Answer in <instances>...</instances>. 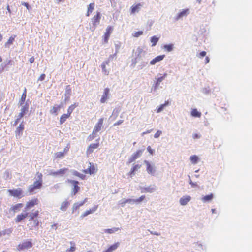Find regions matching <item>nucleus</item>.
<instances>
[{
	"instance_id": "nucleus-40",
	"label": "nucleus",
	"mask_w": 252,
	"mask_h": 252,
	"mask_svg": "<svg viewBox=\"0 0 252 252\" xmlns=\"http://www.w3.org/2000/svg\"><path fill=\"white\" fill-rule=\"evenodd\" d=\"M213 198V194L212 193H211L209 195H206L203 196L202 198V200L205 202L211 201Z\"/></svg>"
},
{
	"instance_id": "nucleus-34",
	"label": "nucleus",
	"mask_w": 252,
	"mask_h": 252,
	"mask_svg": "<svg viewBox=\"0 0 252 252\" xmlns=\"http://www.w3.org/2000/svg\"><path fill=\"white\" fill-rule=\"evenodd\" d=\"M69 204L70 203L67 201L62 202L61 205L60 209L63 211H65Z\"/></svg>"
},
{
	"instance_id": "nucleus-21",
	"label": "nucleus",
	"mask_w": 252,
	"mask_h": 252,
	"mask_svg": "<svg viewBox=\"0 0 252 252\" xmlns=\"http://www.w3.org/2000/svg\"><path fill=\"white\" fill-rule=\"evenodd\" d=\"M164 57H165V55L158 56L150 61V64L151 65H154L157 62L162 61L164 59Z\"/></svg>"
},
{
	"instance_id": "nucleus-25",
	"label": "nucleus",
	"mask_w": 252,
	"mask_h": 252,
	"mask_svg": "<svg viewBox=\"0 0 252 252\" xmlns=\"http://www.w3.org/2000/svg\"><path fill=\"white\" fill-rule=\"evenodd\" d=\"M23 205L22 203H18L16 204V205L12 206L10 208V210L12 212L15 213L21 210V209L23 207Z\"/></svg>"
},
{
	"instance_id": "nucleus-57",
	"label": "nucleus",
	"mask_w": 252,
	"mask_h": 252,
	"mask_svg": "<svg viewBox=\"0 0 252 252\" xmlns=\"http://www.w3.org/2000/svg\"><path fill=\"white\" fill-rule=\"evenodd\" d=\"M22 4L23 5H24L28 10H30L31 7L30 6H29V4L27 3V2H23L22 3Z\"/></svg>"
},
{
	"instance_id": "nucleus-61",
	"label": "nucleus",
	"mask_w": 252,
	"mask_h": 252,
	"mask_svg": "<svg viewBox=\"0 0 252 252\" xmlns=\"http://www.w3.org/2000/svg\"><path fill=\"white\" fill-rule=\"evenodd\" d=\"M95 135H93L92 134V135H89L88 137V139L89 141L92 140L95 137Z\"/></svg>"
},
{
	"instance_id": "nucleus-2",
	"label": "nucleus",
	"mask_w": 252,
	"mask_h": 252,
	"mask_svg": "<svg viewBox=\"0 0 252 252\" xmlns=\"http://www.w3.org/2000/svg\"><path fill=\"white\" fill-rule=\"evenodd\" d=\"M7 192L10 196L20 199L24 196V192L21 188H18L13 189H8Z\"/></svg>"
},
{
	"instance_id": "nucleus-35",
	"label": "nucleus",
	"mask_w": 252,
	"mask_h": 252,
	"mask_svg": "<svg viewBox=\"0 0 252 252\" xmlns=\"http://www.w3.org/2000/svg\"><path fill=\"white\" fill-rule=\"evenodd\" d=\"M60 105H54L50 110V113L53 114L57 115L58 111L60 110Z\"/></svg>"
},
{
	"instance_id": "nucleus-24",
	"label": "nucleus",
	"mask_w": 252,
	"mask_h": 252,
	"mask_svg": "<svg viewBox=\"0 0 252 252\" xmlns=\"http://www.w3.org/2000/svg\"><path fill=\"white\" fill-rule=\"evenodd\" d=\"M191 199L190 196H183L180 199V203L181 205L184 206L186 205Z\"/></svg>"
},
{
	"instance_id": "nucleus-32",
	"label": "nucleus",
	"mask_w": 252,
	"mask_h": 252,
	"mask_svg": "<svg viewBox=\"0 0 252 252\" xmlns=\"http://www.w3.org/2000/svg\"><path fill=\"white\" fill-rule=\"evenodd\" d=\"M191 115L194 117L200 118L201 116V113L198 111L196 109L194 108L191 110Z\"/></svg>"
},
{
	"instance_id": "nucleus-43",
	"label": "nucleus",
	"mask_w": 252,
	"mask_h": 252,
	"mask_svg": "<svg viewBox=\"0 0 252 252\" xmlns=\"http://www.w3.org/2000/svg\"><path fill=\"white\" fill-rule=\"evenodd\" d=\"M159 38L156 36H153L151 38L150 41L152 43V46H155L158 41Z\"/></svg>"
},
{
	"instance_id": "nucleus-5",
	"label": "nucleus",
	"mask_w": 252,
	"mask_h": 252,
	"mask_svg": "<svg viewBox=\"0 0 252 252\" xmlns=\"http://www.w3.org/2000/svg\"><path fill=\"white\" fill-rule=\"evenodd\" d=\"M39 213L38 210H36L34 212L31 213L29 215V220H32L33 221L34 227H38L39 225V222L37 219L39 216Z\"/></svg>"
},
{
	"instance_id": "nucleus-7",
	"label": "nucleus",
	"mask_w": 252,
	"mask_h": 252,
	"mask_svg": "<svg viewBox=\"0 0 252 252\" xmlns=\"http://www.w3.org/2000/svg\"><path fill=\"white\" fill-rule=\"evenodd\" d=\"M113 30V28L112 26H109L107 27L106 32L104 33V34L103 36V41L105 43L107 44L108 42L109 38Z\"/></svg>"
},
{
	"instance_id": "nucleus-22",
	"label": "nucleus",
	"mask_w": 252,
	"mask_h": 252,
	"mask_svg": "<svg viewBox=\"0 0 252 252\" xmlns=\"http://www.w3.org/2000/svg\"><path fill=\"white\" fill-rule=\"evenodd\" d=\"M144 162L147 166V172L150 174L153 175L155 172V169L153 166L148 161L145 160Z\"/></svg>"
},
{
	"instance_id": "nucleus-9",
	"label": "nucleus",
	"mask_w": 252,
	"mask_h": 252,
	"mask_svg": "<svg viewBox=\"0 0 252 252\" xmlns=\"http://www.w3.org/2000/svg\"><path fill=\"white\" fill-rule=\"evenodd\" d=\"M89 166L86 169L83 171L85 174H89L90 175L95 174L97 172V167L93 164L89 162Z\"/></svg>"
},
{
	"instance_id": "nucleus-63",
	"label": "nucleus",
	"mask_w": 252,
	"mask_h": 252,
	"mask_svg": "<svg viewBox=\"0 0 252 252\" xmlns=\"http://www.w3.org/2000/svg\"><path fill=\"white\" fill-rule=\"evenodd\" d=\"M51 227L52 229H57V224L54 223L51 225Z\"/></svg>"
},
{
	"instance_id": "nucleus-58",
	"label": "nucleus",
	"mask_w": 252,
	"mask_h": 252,
	"mask_svg": "<svg viewBox=\"0 0 252 252\" xmlns=\"http://www.w3.org/2000/svg\"><path fill=\"white\" fill-rule=\"evenodd\" d=\"M200 137H201L200 135H199L197 133H195L192 135V137L194 139L199 138H200Z\"/></svg>"
},
{
	"instance_id": "nucleus-29",
	"label": "nucleus",
	"mask_w": 252,
	"mask_h": 252,
	"mask_svg": "<svg viewBox=\"0 0 252 252\" xmlns=\"http://www.w3.org/2000/svg\"><path fill=\"white\" fill-rule=\"evenodd\" d=\"M70 117V115L67 113L66 114L62 115L60 118V124H63L66 121V119L69 118Z\"/></svg>"
},
{
	"instance_id": "nucleus-12",
	"label": "nucleus",
	"mask_w": 252,
	"mask_h": 252,
	"mask_svg": "<svg viewBox=\"0 0 252 252\" xmlns=\"http://www.w3.org/2000/svg\"><path fill=\"white\" fill-rule=\"evenodd\" d=\"M24 129V124L23 123H21L19 126H18L15 130V136L17 138H20L23 133V131Z\"/></svg>"
},
{
	"instance_id": "nucleus-13",
	"label": "nucleus",
	"mask_w": 252,
	"mask_h": 252,
	"mask_svg": "<svg viewBox=\"0 0 252 252\" xmlns=\"http://www.w3.org/2000/svg\"><path fill=\"white\" fill-rule=\"evenodd\" d=\"M67 168H62L60 169V170L57 171H51L49 175L50 176H63V175L65 172L67 171Z\"/></svg>"
},
{
	"instance_id": "nucleus-1",
	"label": "nucleus",
	"mask_w": 252,
	"mask_h": 252,
	"mask_svg": "<svg viewBox=\"0 0 252 252\" xmlns=\"http://www.w3.org/2000/svg\"><path fill=\"white\" fill-rule=\"evenodd\" d=\"M36 175L37 176L38 180L34 181L33 184L30 185L28 188V191L30 194L35 193L36 190L40 189L42 187V174L39 172H37Z\"/></svg>"
},
{
	"instance_id": "nucleus-30",
	"label": "nucleus",
	"mask_w": 252,
	"mask_h": 252,
	"mask_svg": "<svg viewBox=\"0 0 252 252\" xmlns=\"http://www.w3.org/2000/svg\"><path fill=\"white\" fill-rule=\"evenodd\" d=\"M28 106H24L21 110L20 113L18 115L19 119H21L25 114L28 111Z\"/></svg>"
},
{
	"instance_id": "nucleus-64",
	"label": "nucleus",
	"mask_w": 252,
	"mask_h": 252,
	"mask_svg": "<svg viewBox=\"0 0 252 252\" xmlns=\"http://www.w3.org/2000/svg\"><path fill=\"white\" fill-rule=\"evenodd\" d=\"M209 61H210V59H209V58L208 57H206L205 59V63H207L209 62Z\"/></svg>"
},
{
	"instance_id": "nucleus-60",
	"label": "nucleus",
	"mask_w": 252,
	"mask_h": 252,
	"mask_svg": "<svg viewBox=\"0 0 252 252\" xmlns=\"http://www.w3.org/2000/svg\"><path fill=\"white\" fill-rule=\"evenodd\" d=\"M123 122V120H119L114 124V126H117L121 124Z\"/></svg>"
},
{
	"instance_id": "nucleus-53",
	"label": "nucleus",
	"mask_w": 252,
	"mask_h": 252,
	"mask_svg": "<svg viewBox=\"0 0 252 252\" xmlns=\"http://www.w3.org/2000/svg\"><path fill=\"white\" fill-rule=\"evenodd\" d=\"M137 50V52H138L137 56L140 57H141L140 55L142 53H144V51L142 49H141L140 48H138Z\"/></svg>"
},
{
	"instance_id": "nucleus-38",
	"label": "nucleus",
	"mask_w": 252,
	"mask_h": 252,
	"mask_svg": "<svg viewBox=\"0 0 252 252\" xmlns=\"http://www.w3.org/2000/svg\"><path fill=\"white\" fill-rule=\"evenodd\" d=\"M189 13V9H185L180 12L177 16L176 19L178 20L180 18L186 16L187 14Z\"/></svg>"
},
{
	"instance_id": "nucleus-20",
	"label": "nucleus",
	"mask_w": 252,
	"mask_h": 252,
	"mask_svg": "<svg viewBox=\"0 0 252 252\" xmlns=\"http://www.w3.org/2000/svg\"><path fill=\"white\" fill-rule=\"evenodd\" d=\"M167 74L166 73H165L162 76L159 77L156 79L155 83V89H156L159 86L160 83L167 77Z\"/></svg>"
},
{
	"instance_id": "nucleus-26",
	"label": "nucleus",
	"mask_w": 252,
	"mask_h": 252,
	"mask_svg": "<svg viewBox=\"0 0 252 252\" xmlns=\"http://www.w3.org/2000/svg\"><path fill=\"white\" fill-rule=\"evenodd\" d=\"M119 246V243H115L114 244L111 245L106 250L103 252H113L114 251L116 250Z\"/></svg>"
},
{
	"instance_id": "nucleus-55",
	"label": "nucleus",
	"mask_w": 252,
	"mask_h": 252,
	"mask_svg": "<svg viewBox=\"0 0 252 252\" xmlns=\"http://www.w3.org/2000/svg\"><path fill=\"white\" fill-rule=\"evenodd\" d=\"M75 175L78 177H79V178L82 179H84L85 177V176L84 175H82L77 172H76L75 174Z\"/></svg>"
},
{
	"instance_id": "nucleus-48",
	"label": "nucleus",
	"mask_w": 252,
	"mask_h": 252,
	"mask_svg": "<svg viewBox=\"0 0 252 252\" xmlns=\"http://www.w3.org/2000/svg\"><path fill=\"white\" fill-rule=\"evenodd\" d=\"M145 198V195H142L139 198L136 199H133V202L134 203H139L143 201Z\"/></svg>"
},
{
	"instance_id": "nucleus-23",
	"label": "nucleus",
	"mask_w": 252,
	"mask_h": 252,
	"mask_svg": "<svg viewBox=\"0 0 252 252\" xmlns=\"http://www.w3.org/2000/svg\"><path fill=\"white\" fill-rule=\"evenodd\" d=\"M109 63V60H107L106 61L103 62L101 65V68L102 70V72L104 73V74L106 75H108L109 74V71L106 69V66L107 65H108Z\"/></svg>"
},
{
	"instance_id": "nucleus-31",
	"label": "nucleus",
	"mask_w": 252,
	"mask_h": 252,
	"mask_svg": "<svg viewBox=\"0 0 252 252\" xmlns=\"http://www.w3.org/2000/svg\"><path fill=\"white\" fill-rule=\"evenodd\" d=\"M86 200H87V199L86 198L84 201H83L80 203H74L73 205V208H72L73 211L79 209L81 206H83L84 205V204L85 203V202L86 201Z\"/></svg>"
},
{
	"instance_id": "nucleus-15",
	"label": "nucleus",
	"mask_w": 252,
	"mask_h": 252,
	"mask_svg": "<svg viewBox=\"0 0 252 252\" xmlns=\"http://www.w3.org/2000/svg\"><path fill=\"white\" fill-rule=\"evenodd\" d=\"M28 213H22L20 214H18L14 219L15 222L17 223L21 222L28 217Z\"/></svg>"
},
{
	"instance_id": "nucleus-52",
	"label": "nucleus",
	"mask_w": 252,
	"mask_h": 252,
	"mask_svg": "<svg viewBox=\"0 0 252 252\" xmlns=\"http://www.w3.org/2000/svg\"><path fill=\"white\" fill-rule=\"evenodd\" d=\"M147 151L149 152V153L151 154V155H153L154 154V150L152 149L151 147V146H148L147 148Z\"/></svg>"
},
{
	"instance_id": "nucleus-10",
	"label": "nucleus",
	"mask_w": 252,
	"mask_h": 252,
	"mask_svg": "<svg viewBox=\"0 0 252 252\" xmlns=\"http://www.w3.org/2000/svg\"><path fill=\"white\" fill-rule=\"evenodd\" d=\"M68 182L70 183L72 186V194L75 195L80 190V187H79V182L77 181L69 180Z\"/></svg>"
},
{
	"instance_id": "nucleus-47",
	"label": "nucleus",
	"mask_w": 252,
	"mask_h": 252,
	"mask_svg": "<svg viewBox=\"0 0 252 252\" xmlns=\"http://www.w3.org/2000/svg\"><path fill=\"white\" fill-rule=\"evenodd\" d=\"M168 102H166L164 104H161L157 110V113H159L164 108V107L166 106L167 105H168Z\"/></svg>"
},
{
	"instance_id": "nucleus-14",
	"label": "nucleus",
	"mask_w": 252,
	"mask_h": 252,
	"mask_svg": "<svg viewBox=\"0 0 252 252\" xmlns=\"http://www.w3.org/2000/svg\"><path fill=\"white\" fill-rule=\"evenodd\" d=\"M100 19V13L99 12H97L96 15H95L92 19V24L94 27L99 24Z\"/></svg>"
},
{
	"instance_id": "nucleus-41",
	"label": "nucleus",
	"mask_w": 252,
	"mask_h": 252,
	"mask_svg": "<svg viewBox=\"0 0 252 252\" xmlns=\"http://www.w3.org/2000/svg\"><path fill=\"white\" fill-rule=\"evenodd\" d=\"M119 230V228L114 227V228H110V229H106L104 230V232L106 233L111 234V233H113L116 231H118Z\"/></svg>"
},
{
	"instance_id": "nucleus-3",
	"label": "nucleus",
	"mask_w": 252,
	"mask_h": 252,
	"mask_svg": "<svg viewBox=\"0 0 252 252\" xmlns=\"http://www.w3.org/2000/svg\"><path fill=\"white\" fill-rule=\"evenodd\" d=\"M32 243L31 241H25L22 243L19 244L17 246L18 251L24 250L31 248L32 247Z\"/></svg>"
},
{
	"instance_id": "nucleus-51",
	"label": "nucleus",
	"mask_w": 252,
	"mask_h": 252,
	"mask_svg": "<svg viewBox=\"0 0 252 252\" xmlns=\"http://www.w3.org/2000/svg\"><path fill=\"white\" fill-rule=\"evenodd\" d=\"M162 133V131L161 130H158L157 131V132L154 134V137L155 138H157L158 137H159L160 135Z\"/></svg>"
},
{
	"instance_id": "nucleus-50",
	"label": "nucleus",
	"mask_w": 252,
	"mask_h": 252,
	"mask_svg": "<svg viewBox=\"0 0 252 252\" xmlns=\"http://www.w3.org/2000/svg\"><path fill=\"white\" fill-rule=\"evenodd\" d=\"M143 32L142 31H139L133 34V36L134 37H138L142 35Z\"/></svg>"
},
{
	"instance_id": "nucleus-59",
	"label": "nucleus",
	"mask_w": 252,
	"mask_h": 252,
	"mask_svg": "<svg viewBox=\"0 0 252 252\" xmlns=\"http://www.w3.org/2000/svg\"><path fill=\"white\" fill-rule=\"evenodd\" d=\"M189 184L191 185L192 187H195L197 186V184L196 183L192 182L191 180L189 181Z\"/></svg>"
},
{
	"instance_id": "nucleus-28",
	"label": "nucleus",
	"mask_w": 252,
	"mask_h": 252,
	"mask_svg": "<svg viewBox=\"0 0 252 252\" xmlns=\"http://www.w3.org/2000/svg\"><path fill=\"white\" fill-rule=\"evenodd\" d=\"M141 4L140 3H138L136 5H133L131 7V14H134L136 12H138L140 8L141 7Z\"/></svg>"
},
{
	"instance_id": "nucleus-11",
	"label": "nucleus",
	"mask_w": 252,
	"mask_h": 252,
	"mask_svg": "<svg viewBox=\"0 0 252 252\" xmlns=\"http://www.w3.org/2000/svg\"><path fill=\"white\" fill-rule=\"evenodd\" d=\"M104 119L103 118H100L98 122L94 128L93 134L95 135L99 131H100L103 126Z\"/></svg>"
},
{
	"instance_id": "nucleus-6",
	"label": "nucleus",
	"mask_w": 252,
	"mask_h": 252,
	"mask_svg": "<svg viewBox=\"0 0 252 252\" xmlns=\"http://www.w3.org/2000/svg\"><path fill=\"white\" fill-rule=\"evenodd\" d=\"M144 151V149L137 150L135 153H134L132 155L131 157L128 159V162L129 163H130L134 161L136 159L141 157Z\"/></svg>"
},
{
	"instance_id": "nucleus-37",
	"label": "nucleus",
	"mask_w": 252,
	"mask_h": 252,
	"mask_svg": "<svg viewBox=\"0 0 252 252\" xmlns=\"http://www.w3.org/2000/svg\"><path fill=\"white\" fill-rule=\"evenodd\" d=\"M78 106V104L77 103H74V104L71 105L67 109V113L71 115V114L73 111L74 109Z\"/></svg>"
},
{
	"instance_id": "nucleus-39",
	"label": "nucleus",
	"mask_w": 252,
	"mask_h": 252,
	"mask_svg": "<svg viewBox=\"0 0 252 252\" xmlns=\"http://www.w3.org/2000/svg\"><path fill=\"white\" fill-rule=\"evenodd\" d=\"M26 96H27V90H26V88H25L24 90V92L22 94L20 100V105H22L24 103V102L25 101V100H26Z\"/></svg>"
},
{
	"instance_id": "nucleus-8",
	"label": "nucleus",
	"mask_w": 252,
	"mask_h": 252,
	"mask_svg": "<svg viewBox=\"0 0 252 252\" xmlns=\"http://www.w3.org/2000/svg\"><path fill=\"white\" fill-rule=\"evenodd\" d=\"M39 200L37 198H34L27 202L26 204L25 209L27 210L33 208L34 206L38 205Z\"/></svg>"
},
{
	"instance_id": "nucleus-54",
	"label": "nucleus",
	"mask_w": 252,
	"mask_h": 252,
	"mask_svg": "<svg viewBox=\"0 0 252 252\" xmlns=\"http://www.w3.org/2000/svg\"><path fill=\"white\" fill-rule=\"evenodd\" d=\"M45 76L46 75L45 74H41L39 77L38 78V80L40 81L44 80L45 79Z\"/></svg>"
},
{
	"instance_id": "nucleus-27",
	"label": "nucleus",
	"mask_w": 252,
	"mask_h": 252,
	"mask_svg": "<svg viewBox=\"0 0 252 252\" xmlns=\"http://www.w3.org/2000/svg\"><path fill=\"white\" fill-rule=\"evenodd\" d=\"M97 208V206H95L93 208H92V209H90L89 210L86 211L84 213H83L82 214L81 217L84 218V217L87 216V215L95 212Z\"/></svg>"
},
{
	"instance_id": "nucleus-17",
	"label": "nucleus",
	"mask_w": 252,
	"mask_h": 252,
	"mask_svg": "<svg viewBox=\"0 0 252 252\" xmlns=\"http://www.w3.org/2000/svg\"><path fill=\"white\" fill-rule=\"evenodd\" d=\"M69 148H65L64 149L63 152H56L54 154V158L55 159H60L62 158L65 156V154H66L68 151Z\"/></svg>"
},
{
	"instance_id": "nucleus-56",
	"label": "nucleus",
	"mask_w": 252,
	"mask_h": 252,
	"mask_svg": "<svg viewBox=\"0 0 252 252\" xmlns=\"http://www.w3.org/2000/svg\"><path fill=\"white\" fill-rule=\"evenodd\" d=\"M206 55V52L205 51H202L198 55V57L199 58H202L204 56H205Z\"/></svg>"
},
{
	"instance_id": "nucleus-46",
	"label": "nucleus",
	"mask_w": 252,
	"mask_h": 252,
	"mask_svg": "<svg viewBox=\"0 0 252 252\" xmlns=\"http://www.w3.org/2000/svg\"><path fill=\"white\" fill-rule=\"evenodd\" d=\"M15 37H16V35H14L13 37L11 36L9 38V39L7 40V41L6 42L5 46L12 44L13 43V41H14Z\"/></svg>"
},
{
	"instance_id": "nucleus-49",
	"label": "nucleus",
	"mask_w": 252,
	"mask_h": 252,
	"mask_svg": "<svg viewBox=\"0 0 252 252\" xmlns=\"http://www.w3.org/2000/svg\"><path fill=\"white\" fill-rule=\"evenodd\" d=\"M11 229H7V230H5L4 231L1 232L0 230V237L2 236V235H5L6 234H9L11 232Z\"/></svg>"
},
{
	"instance_id": "nucleus-19",
	"label": "nucleus",
	"mask_w": 252,
	"mask_h": 252,
	"mask_svg": "<svg viewBox=\"0 0 252 252\" xmlns=\"http://www.w3.org/2000/svg\"><path fill=\"white\" fill-rule=\"evenodd\" d=\"M141 167V165L140 164H137L134 165L128 173V175L132 177L134 175H135V172L138 171Z\"/></svg>"
},
{
	"instance_id": "nucleus-42",
	"label": "nucleus",
	"mask_w": 252,
	"mask_h": 252,
	"mask_svg": "<svg viewBox=\"0 0 252 252\" xmlns=\"http://www.w3.org/2000/svg\"><path fill=\"white\" fill-rule=\"evenodd\" d=\"M131 202H133V199H123L120 201V205L122 207H124L126 203H131Z\"/></svg>"
},
{
	"instance_id": "nucleus-4",
	"label": "nucleus",
	"mask_w": 252,
	"mask_h": 252,
	"mask_svg": "<svg viewBox=\"0 0 252 252\" xmlns=\"http://www.w3.org/2000/svg\"><path fill=\"white\" fill-rule=\"evenodd\" d=\"M39 213L38 210H36L34 212L31 213L29 215V220H32L33 221L34 227H38L39 225V222L37 219L39 216Z\"/></svg>"
},
{
	"instance_id": "nucleus-45",
	"label": "nucleus",
	"mask_w": 252,
	"mask_h": 252,
	"mask_svg": "<svg viewBox=\"0 0 252 252\" xmlns=\"http://www.w3.org/2000/svg\"><path fill=\"white\" fill-rule=\"evenodd\" d=\"M198 157L196 155L191 156L190 157V160L192 164H196L198 160Z\"/></svg>"
},
{
	"instance_id": "nucleus-16",
	"label": "nucleus",
	"mask_w": 252,
	"mask_h": 252,
	"mask_svg": "<svg viewBox=\"0 0 252 252\" xmlns=\"http://www.w3.org/2000/svg\"><path fill=\"white\" fill-rule=\"evenodd\" d=\"M99 145V143L91 144L88 147L86 150L87 154L89 155L92 153L94 150L98 148Z\"/></svg>"
},
{
	"instance_id": "nucleus-33",
	"label": "nucleus",
	"mask_w": 252,
	"mask_h": 252,
	"mask_svg": "<svg viewBox=\"0 0 252 252\" xmlns=\"http://www.w3.org/2000/svg\"><path fill=\"white\" fill-rule=\"evenodd\" d=\"M94 3H90L88 7V10H87V12L86 13V16H89V15L92 13V12L94 10Z\"/></svg>"
},
{
	"instance_id": "nucleus-18",
	"label": "nucleus",
	"mask_w": 252,
	"mask_h": 252,
	"mask_svg": "<svg viewBox=\"0 0 252 252\" xmlns=\"http://www.w3.org/2000/svg\"><path fill=\"white\" fill-rule=\"evenodd\" d=\"M110 90L108 88H106L104 90V93L100 99V102L102 103H105L108 98V94Z\"/></svg>"
},
{
	"instance_id": "nucleus-62",
	"label": "nucleus",
	"mask_w": 252,
	"mask_h": 252,
	"mask_svg": "<svg viewBox=\"0 0 252 252\" xmlns=\"http://www.w3.org/2000/svg\"><path fill=\"white\" fill-rule=\"evenodd\" d=\"M29 61L31 63H33L34 62V57H32L29 59Z\"/></svg>"
},
{
	"instance_id": "nucleus-36",
	"label": "nucleus",
	"mask_w": 252,
	"mask_h": 252,
	"mask_svg": "<svg viewBox=\"0 0 252 252\" xmlns=\"http://www.w3.org/2000/svg\"><path fill=\"white\" fill-rule=\"evenodd\" d=\"M70 244L71 245V247L70 248L66 250V252H74L76 250L75 243L73 241H71L70 242Z\"/></svg>"
},
{
	"instance_id": "nucleus-44",
	"label": "nucleus",
	"mask_w": 252,
	"mask_h": 252,
	"mask_svg": "<svg viewBox=\"0 0 252 252\" xmlns=\"http://www.w3.org/2000/svg\"><path fill=\"white\" fill-rule=\"evenodd\" d=\"M163 49L167 52H171L173 49V45L172 44L165 45L163 46Z\"/></svg>"
}]
</instances>
